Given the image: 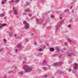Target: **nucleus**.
Segmentation results:
<instances>
[{
	"label": "nucleus",
	"mask_w": 78,
	"mask_h": 78,
	"mask_svg": "<svg viewBox=\"0 0 78 78\" xmlns=\"http://www.w3.org/2000/svg\"><path fill=\"white\" fill-rule=\"evenodd\" d=\"M71 41H70V42Z\"/></svg>",
	"instance_id": "7c9ffc66"
},
{
	"label": "nucleus",
	"mask_w": 78,
	"mask_h": 78,
	"mask_svg": "<svg viewBox=\"0 0 78 78\" xmlns=\"http://www.w3.org/2000/svg\"><path fill=\"white\" fill-rule=\"evenodd\" d=\"M45 78L47 77V76H45Z\"/></svg>",
	"instance_id": "b1692460"
},
{
	"label": "nucleus",
	"mask_w": 78,
	"mask_h": 78,
	"mask_svg": "<svg viewBox=\"0 0 78 78\" xmlns=\"http://www.w3.org/2000/svg\"><path fill=\"white\" fill-rule=\"evenodd\" d=\"M11 2H12V3H14V1L13 0H11Z\"/></svg>",
	"instance_id": "2eb2a0df"
},
{
	"label": "nucleus",
	"mask_w": 78,
	"mask_h": 78,
	"mask_svg": "<svg viewBox=\"0 0 78 78\" xmlns=\"http://www.w3.org/2000/svg\"><path fill=\"white\" fill-rule=\"evenodd\" d=\"M73 68L74 69H78V64L76 63H75Z\"/></svg>",
	"instance_id": "7ed1b4c3"
},
{
	"label": "nucleus",
	"mask_w": 78,
	"mask_h": 78,
	"mask_svg": "<svg viewBox=\"0 0 78 78\" xmlns=\"http://www.w3.org/2000/svg\"><path fill=\"white\" fill-rule=\"evenodd\" d=\"M71 71H72V70H71V69H69V72H71Z\"/></svg>",
	"instance_id": "a211bd4d"
},
{
	"label": "nucleus",
	"mask_w": 78,
	"mask_h": 78,
	"mask_svg": "<svg viewBox=\"0 0 78 78\" xmlns=\"http://www.w3.org/2000/svg\"><path fill=\"white\" fill-rule=\"evenodd\" d=\"M5 3H6V1H4L2 2V5H3V4H5Z\"/></svg>",
	"instance_id": "0eeeda50"
},
{
	"label": "nucleus",
	"mask_w": 78,
	"mask_h": 78,
	"mask_svg": "<svg viewBox=\"0 0 78 78\" xmlns=\"http://www.w3.org/2000/svg\"><path fill=\"white\" fill-rule=\"evenodd\" d=\"M23 69L26 72H30L32 70L31 68L29 67L28 66H24Z\"/></svg>",
	"instance_id": "f257e3e1"
},
{
	"label": "nucleus",
	"mask_w": 78,
	"mask_h": 78,
	"mask_svg": "<svg viewBox=\"0 0 78 78\" xmlns=\"http://www.w3.org/2000/svg\"><path fill=\"white\" fill-rule=\"evenodd\" d=\"M70 27H71V25H69L68 26V27L69 28H70Z\"/></svg>",
	"instance_id": "aec40b11"
},
{
	"label": "nucleus",
	"mask_w": 78,
	"mask_h": 78,
	"mask_svg": "<svg viewBox=\"0 0 78 78\" xmlns=\"http://www.w3.org/2000/svg\"><path fill=\"white\" fill-rule=\"evenodd\" d=\"M57 51H58V52H59V51H60V49L59 48H58L57 49Z\"/></svg>",
	"instance_id": "4468645a"
},
{
	"label": "nucleus",
	"mask_w": 78,
	"mask_h": 78,
	"mask_svg": "<svg viewBox=\"0 0 78 78\" xmlns=\"http://www.w3.org/2000/svg\"><path fill=\"white\" fill-rule=\"evenodd\" d=\"M4 42H6V40L4 39Z\"/></svg>",
	"instance_id": "5701e85b"
},
{
	"label": "nucleus",
	"mask_w": 78,
	"mask_h": 78,
	"mask_svg": "<svg viewBox=\"0 0 78 78\" xmlns=\"http://www.w3.org/2000/svg\"><path fill=\"white\" fill-rule=\"evenodd\" d=\"M20 46H21V44H20L17 45L18 48H19L20 47Z\"/></svg>",
	"instance_id": "1a4fd4ad"
},
{
	"label": "nucleus",
	"mask_w": 78,
	"mask_h": 78,
	"mask_svg": "<svg viewBox=\"0 0 78 78\" xmlns=\"http://www.w3.org/2000/svg\"><path fill=\"white\" fill-rule=\"evenodd\" d=\"M39 51H42V49L41 48L40 49Z\"/></svg>",
	"instance_id": "4be33fe9"
},
{
	"label": "nucleus",
	"mask_w": 78,
	"mask_h": 78,
	"mask_svg": "<svg viewBox=\"0 0 78 78\" xmlns=\"http://www.w3.org/2000/svg\"><path fill=\"white\" fill-rule=\"evenodd\" d=\"M62 19V17H61V19Z\"/></svg>",
	"instance_id": "a878e982"
},
{
	"label": "nucleus",
	"mask_w": 78,
	"mask_h": 78,
	"mask_svg": "<svg viewBox=\"0 0 78 78\" xmlns=\"http://www.w3.org/2000/svg\"><path fill=\"white\" fill-rule=\"evenodd\" d=\"M58 63H55V66H58Z\"/></svg>",
	"instance_id": "ddd939ff"
},
{
	"label": "nucleus",
	"mask_w": 78,
	"mask_h": 78,
	"mask_svg": "<svg viewBox=\"0 0 78 78\" xmlns=\"http://www.w3.org/2000/svg\"><path fill=\"white\" fill-rule=\"evenodd\" d=\"M50 51H54V49L53 48H50Z\"/></svg>",
	"instance_id": "423d86ee"
},
{
	"label": "nucleus",
	"mask_w": 78,
	"mask_h": 78,
	"mask_svg": "<svg viewBox=\"0 0 78 78\" xmlns=\"http://www.w3.org/2000/svg\"><path fill=\"white\" fill-rule=\"evenodd\" d=\"M35 45H36V43H35Z\"/></svg>",
	"instance_id": "cd10ccee"
},
{
	"label": "nucleus",
	"mask_w": 78,
	"mask_h": 78,
	"mask_svg": "<svg viewBox=\"0 0 78 78\" xmlns=\"http://www.w3.org/2000/svg\"><path fill=\"white\" fill-rule=\"evenodd\" d=\"M29 16L30 15V14H29Z\"/></svg>",
	"instance_id": "c756f323"
},
{
	"label": "nucleus",
	"mask_w": 78,
	"mask_h": 78,
	"mask_svg": "<svg viewBox=\"0 0 78 78\" xmlns=\"http://www.w3.org/2000/svg\"><path fill=\"white\" fill-rule=\"evenodd\" d=\"M23 24L24 25V28L25 29H28L30 28V25L29 24L25 21H24L23 22Z\"/></svg>",
	"instance_id": "f03ea898"
},
{
	"label": "nucleus",
	"mask_w": 78,
	"mask_h": 78,
	"mask_svg": "<svg viewBox=\"0 0 78 78\" xmlns=\"http://www.w3.org/2000/svg\"><path fill=\"white\" fill-rule=\"evenodd\" d=\"M0 25H1V27H5V26H6V24L3 23L2 24L0 23Z\"/></svg>",
	"instance_id": "20e7f679"
},
{
	"label": "nucleus",
	"mask_w": 78,
	"mask_h": 78,
	"mask_svg": "<svg viewBox=\"0 0 78 78\" xmlns=\"http://www.w3.org/2000/svg\"><path fill=\"white\" fill-rule=\"evenodd\" d=\"M44 64H46V61H45L44 62Z\"/></svg>",
	"instance_id": "f3484780"
},
{
	"label": "nucleus",
	"mask_w": 78,
	"mask_h": 78,
	"mask_svg": "<svg viewBox=\"0 0 78 78\" xmlns=\"http://www.w3.org/2000/svg\"><path fill=\"white\" fill-rule=\"evenodd\" d=\"M73 55V54H72V53H71L69 54L68 55V56H72Z\"/></svg>",
	"instance_id": "39448f33"
},
{
	"label": "nucleus",
	"mask_w": 78,
	"mask_h": 78,
	"mask_svg": "<svg viewBox=\"0 0 78 78\" xmlns=\"http://www.w3.org/2000/svg\"><path fill=\"white\" fill-rule=\"evenodd\" d=\"M43 69L44 70H45V68H44Z\"/></svg>",
	"instance_id": "393cba45"
},
{
	"label": "nucleus",
	"mask_w": 78,
	"mask_h": 78,
	"mask_svg": "<svg viewBox=\"0 0 78 78\" xmlns=\"http://www.w3.org/2000/svg\"><path fill=\"white\" fill-rule=\"evenodd\" d=\"M15 36H17V35H16V34H15Z\"/></svg>",
	"instance_id": "c85d7f7f"
},
{
	"label": "nucleus",
	"mask_w": 78,
	"mask_h": 78,
	"mask_svg": "<svg viewBox=\"0 0 78 78\" xmlns=\"http://www.w3.org/2000/svg\"><path fill=\"white\" fill-rule=\"evenodd\" d=\"M0 16L1 17H3V16H5V15L3 14H2L0 15Z\"/></svg>",
	"instance_id": "9b49d317"
},
{
	"label": "nucleus",
	"mask_w": 78,
	"mask_h": 78,
	"mask_svg": "<svg viewBox=\"0 0 78 78\" xmlns=\"http://www.w3.org/2000/svg\"><path fill=\"white\" fill-rule=\"evenodd\" d=\"M19 0H16L15 2L16 3H18V2H19Z\"/></svg>",
	"instance_id": "f8f14e48"
},
{
	"label": "nucleus",
	"mask_w": 78,
	"mask_h": 78,
	"mask_svg": "<svg viewBox=\"0 0 78 78\" xmlns=\"http://www.w3.org/2000/svg\"><path fill=\"white\" fill-rule=\"evenodd\" d=\"M14 13L15 15L17 14V11L15 10L14 11Z\"/></svg>",
	"instance_id": "6e6552de"
},
{
	"label": "nucleus",
	"mask_w": 78,
	"mask_h": 78,
	"mask_svg": "<svg viewBox=\"0 0 78 78\" xmlns=\"http://www.w3.org/2000/svg\"><path fill=\"white\" fill-rule=\"evenodd\" d=\"M15 52H17V49H16L15 50Z\"/></svg>",
	"instance_id": "6ab92c4d"
},
{
	"label": "nucleus",
	"mask_w": 78,
	"mask_h": 78,
	"mask_svg": "<svg viewBox=\"0 0 78 78\" xmlns=\"http://www.w3.org/2000/svg\"><path fill=\"white\" fill-rule=\"evenodd\" d=\"M2 28V27L1 26H0V28Z\"/></svg>",
	"instance_id": "bb28decb"
},
{
	"label": "nucleus",
	"mask_w": 78,
	"mask_h": 78,
	"mask_svg": "<svg viewBox=\"0 0 78 78\" xmlns=\"http://www.w3.org/2000/svg\"><path fill=\"white\" fill-rule=\"evenodd\" d=\"M10 28H12V27L11 26L10 27Z\"/></svg>",
	"instance_id": "412c9836"
},
{
	"label": "nucleus",
	"mask_w": 78,
	"mask_h": 78,
	"mask_svg": "<svg viewBox=\"0 0 78 78\" xmlns=\"http://www.w3.org/2000/svg\"><path fill=\"white\" fill-rule=\"evenodd\" d=\"M51 17H52V18H55V17H54V16H53V15H51Z\"/></svg>",
	"instance_id": "dca6fc26"
},
{
	"label": "nucleus",
	"mask_w": 78,
	"mask_h": 78,
	"mask_svg": "<svg viewBox=\"0 0 78 78\" xmlns=\"http://www.w3.org/2000/svg\"><path fill=\"white\" fill-rule=\"evenodd\" d=\"M19 73L20 75H23V72H21L20 73Z\"/></svg>",
	"instance_id": "9d476101"
}]
</instances>
